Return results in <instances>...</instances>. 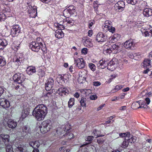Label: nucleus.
<instances>
[{
  "mask_svg": "<svg viewBox=\"0 0 152 152\" xmlns=\"http://www.w3.org/2000/svg\"><path fill=\"white\" fill-rule=\"evenodd\" d=\"M134 56L135 57V58L137 59L141 57L142 55L139 53H134Z\"/></svg>",
  "mask_w": 152,
  "mask_h": 152,
  "instance_id": "45",
  "label": "nucleus"
},
{
  "mask_svg": "<svg viewBox=\"0 0 152 152\" xmlns=\"http://www.w3.org/2000/svg\"><path fill=\"white\" fill-rule=\"evenodd\" d=\"M59 77L61 79V80H64V77H67V75H60L59 76Z\"/></svg>",
  "mask_w": 152,
  "mask_h": 152,
  "instance_id": "60",
  "label": "nucleus"
},
{
  "mask_svg": "<svg viewBox=\"0 0 152 152\" xmlns=\"http://www.w3.org/2000/svg\"><path fill=\"white\" fill-rule=\"evenodd\" d=\"M90 98L91 100H95L97 98V96L96 95H91Z\"/></svg>",
  "mask_w": 152,
  "mask_h": 152,
  "instance_id": "50",
  "label": "nucleus"
},
{
  "mask_svg": "<svg viewBox=\"0 0 152 152\" xmlns=\"http://www.w3.org/2000/svg\"><path fill=\"white\" fill-rule=\"evenodd\" d=\"M97 142L99 144H102L104 142V140L102 138H99L97 140Z\"/></svg>",
  "mask_w": 152,
  "mask_h": 152,
  "instance_id": "56",
  "label": "nucleus"
},
{
  "mask_svg": "<svg viewBox=\"0 0 152 152\" xmlns=\"http://www.w3.org/2000/svg\"><path fill=\"white\" fill-rule=\"evenodd\" d=\"M29 114V112L28 110L26 109L22 111L20 115V119L23 120Z\"/></svg>",
  "mask_w": 152,
  "mask_h": 152,
  "instance_id": "25",
  "label": "nucleus"
},
{
  "mask_svg": "<svg viewBox=\"0 0 152 152\" xmlns=\"http://www.w3.org/2000/svg\"><path fill=\"white\" fill-rule=\"evenodd\" d=\"M127 2L129 4L135 5L137 3V0H127Z\"/></svg>",
  "mask_w": 152,
  "mask_h": 152,
  "instance_id": "47",
  "label": "nucleus"
},
{
  "mask_svg": "<svg viewBox=\"0 0 152 152\" xmlns=\"http://www.w3.org/2000/svg\"><path fill=\"white\" fill-rule=\"evenodd\" d=\"M31 129L30 127L28 125L23 126L22 128V132L23 137H27L30 134Z\"/></svg>",
  "mask_w": 152,
  "mask_h": 152,
  "instance_id": "12",
  "label": "nucleus"
},
{
  "mask_svg": "<svg viewBox=\"0 0 152 152\" xmlns=\"http://www.w3.org/2000/svg\"><path fill=\"white\" fill-rule=\"evenodd\" d=\"M9 136L8 135L1 134L0 135V140H2L4 143L9 141Z\"/></svg>",
  "mask_w": 152,
  "mask_h": 152,
  "instance_id": "22",
  "label": "nucleus"
},
{
  "mask_svg": "<svg viewBox=\"0 0 152 152\" xmlns=\"http://www.w3.org/2000/svg\"><path fill=\"white\" fill-rule=\"evenodd\" d=\"M20 43L17 41H15L12 45V48L15 51H17L19 48Z\"/></svg>",
  "mask_w": 152,
  "mask_h": 152,
  "instance_id": "27",
  "label": "nucleus"
},
{
  "mask_svg": "<svg viewBox=\"0 0 152 152\" xmlns=\"http://www.w3.org/2000/svg\"><path fill=\"white\" fill-rule=\"evenodd\" d=\"M71 128V127H69L68 125H66L63 127L64 130L62 128H58L56 131V133L55 134V135L56 136L61 135L64 133L65 132H67V131H69Z\"/></svg>",
  "mask_w": 152,
  "mask_h": 152,
  "instance_id": "7",
  "label": "nucleus"
},
{
  "mask_svg": "<svg viewBox=\"0 0 152 152\" xmlns=\"http://www.w3.org/2000/svg\"><path fill=\"white\" fill-rule=\"evenodd\" d=\"M129 142L127 140H125V141H124L122 142L121 145V147L123 148H126L129 144Z\"/></svg>",
  "mask_w": 152,
  "mask_h": 152,
  "instance_id": "41",
  "label": "nucleus"
},
{
  "mask_svg": "<svg viewBox=\"0 0 152 152\" xmlns=\"http://www.w3.org/2000/svg\"><path fill=\"white\" fill-rule=\"evenodd\" d=\"M93 133L94 134L95 136H96V137H101V136H103L104 135H99L98 134V133L97 132L96 130L95 129L93 131Z\"/></svg>",
  "mask_w": 152,
  "mask_h": 152,
  "instance_id": "53",
  "label": "nucleus"
},
{
  "mask_svg": "<svg viewBox=\"0 0 152 152\" xmlns=\"http://www.w3.org/2000/svg\"><path fill=\"white\" fill-rule=\"evenodd\" d=\"M61 152H69L70 150L69 149H66L64 147H61L59 148Z\"/></svg>",
  "mask_w": 152,
  "mask_h": 152,
  "instance_id": "44",
  "label": "nucleus"
},
{
  "mask_svg": "<svg viewBox=\"0 0 152 152\" xmlns=\"http://www.w3.org/2000/svg\"><path fill=\"white\" fill-rule=\"evenodd\" d=\"M125 140H127L129 142V143L130 142L132 143L133 142L132 141V138L131 136L130 135V133L129 132H127V137H126L125 138Z\"/></svg>",
  "mask_w": 152,
  "mask_h": 152,
  "instance_id": "35",
  "label": "nucleus"
},
{
  "mask_svg": "<svg viewBox=\"0 0 152 152\" xmlns=\"http://www.w3.org/2000/svg\"><path fill=\"white\" fill-rule=\"evenodd\" d=\"M93 138L94 137L93 136H89L86 137L85 140L86 141L90 142L93 140Z\"/></svg>",
  "mask_w": 152,
  "mask_h": 152,
  "instance_id": "49",
  "label": "nucleus"
},
{
  "mask_svg": "<svg viewBox=\"0 0 152 152\" xmlns=\"http://www.w3.org/2000/svg\"><path fill=\"white\" fill-rule=\"evenodd\" d=\"M52 124L49 120L43 121L39 127L40 131L42 133H46L52 128Z\"/></svg>",
  "mask_w": 152,
  "mask_h": 152,
  "instance_id": "2",
  "label": "nucleus"
},
{
  "mask_svg": "<svg viewBox=\"0 0 152 152\" xmlns=\"http://www.w3.org/2000/svg\"><path fill=\"white\" fill-rule=\"evenodd\" d=\"M124 46L126 49L133 50L135 47V43L133 39H130L125 42Z\"/></svg>",
  "mask_w": 152,
  "mask_h": 152,
  "instance_id": "6",
  "label": "nucleus"
},
{
  "mask_svg": "<svg viewBox=\"0 0 152 152\" xmlns=\"http://www.w3.org/2000/svg\"><path fill=\"white\" fill-rule=\"evenodd\" d=\"M63 13L64 16L66 18H69L71 15L67 9L64 10Z\"/></svg>",
  "mask_w": 152,
  "mask_h": 152,
  "instance_id": "37",
  "label": "nucleus"
},
{
  "mask_svg": "<svg viewBox=\"0 0 152 152\" xmlns=\"http://www.w3.org/2000/svg\"><path fill=\"white\" fill-rule=\"evenodd\" d=\"M7 124L9 127L13 129L16 126L17 123L16 122L14 121L13 120L10 119L8 121Z\"/></svg>",
  "mask_w": 152,
  "mask_h": 152,
  "instance_id": "18",
  "label": "nucleus"
},
{
  "mask_svg": "<svg viewBox=\"0 0 152 152\" xmlns=\"http://www.w3.org/2000/svg\"><path fill=\"white\" fill-rule=\"evenodd\" d=\"M119 136L122 137H124L125 138L126 137H127V132L126 133H120L119 134Z\"/></svg>",
  "mask_w": 152,
  "mask_h": 152,
  "instance_id": "59",
  "label": "nucleus"
},
{
  "mask_svg": "<svg viewBox=\"0 0 152 152\" xmlns=\"http://www.w3.org/2000/svg\"><path fill=\"white\" fill-rule=\"evenodd\" d=\"M107 36L102 33H98L96 36V40L99 42H102L106 41L107 39Z\"/></svg>",
  "mask_w": 152,
  "mask_h": 152,
  "instance_id": "13",
  "label": "nucleus"
},
{
  "mask_svg": "<svg viewBox=\"0 0 152 152\" xmlns=\"http://www.w3.org/2000/svg\"><path fill=\"white\" fill-rule=\"evenodd\" d=\"M145 100L146 102V103L147 104L146 105L149 104L150 102V100L149 98H146L145 99Z\"/></svg>",
  "mask_w": 152,
  "mask_h": 152,
  "instance_id": "61",
  "label": "nucleus"
},
{
  "mask_svg": "<svg viewBox=\"0 0 152 152\" xmlns=\"http://www.w3.org/2000/svg\"><path fill=\"white\" fill-rule=\"evenodd\" d=\"M7 41L4 39H0V50L3 49L7 45Z\"/></svg>",
  "mask_w": 152,
  "mask_h": 152,
  "instance_id": "26",
  "label": "nucleus"
},
{
  "mask_svg": "<svg viewBox=\"0 0 152 152\" xmlns=\"http://www.w3.org/2000/svg\"><path fill=\"white\" fill-rule=\"evenodd\" d=\"M48 113L47 107L43 104L37 105L32 112L33 115L38 121L42 120Z\"/></svg>",
  "mask_w": 152,
  "mask_h": 152,
  "instance_id": "1",
  "label": "nucleus"
},
{
  "mask_svg": "<svg viewBox=\"0 0 152 152\" xmlns=\"http://www.w3.org/2000/svg\"><path fill=\"white\" fill-rule=\"evenodd\" d=\"M13 78L15 82L21 84L24 81L25 77L23 74L18 73L14 75Z\"/></svg>",
  "mask_w": 152,
  "mask_h": 152,
  "instance_id": "4",
  "label": "nucleus"
},
{
  "mask_svg": "<svg viewBox=\"0 0 152 152\" xmlns=\"http://www.w3.org/2000/svg\"><path fill=\"white\" fill-rule=\"evenodd\" d=\"M58 93L60 95L63 96L64 95H65L66 94H68L69 91L66 88L61 87L58 89Z\"/></svg>",
  "mask_w": 152,
  "mask_h": 152,
  "instance_id": "16",
  "label": "nucleus"
},
{
  "mask_svg": "<svg viewBox=\"0 0 152 152\" xmlns=\"http://www.w3.org/2000/svg\"><path fill=\"white\" fill-rule=\"evenodd\" d=\"M22 58L19 57H14L13 58V61L17 66H19L20 65L22 62Z\"/></svg>",
  "mask_w": 152,
  "mask_h": 152,
  "instance_id": "19",
  "label": "nucleus"
},
{
  "mask_svg": "<svg viewBox=\"0 0 152 152\" xmlns=\"http://www.w3.org/2000/svg\"><path fill=\"white\" fill-rule=\"evenodd\" d=\"M39 43H40V48H41V50L44 53H46L47 50L45 44H44L43 45L41 41Z\"/></svg>",
  "mask_w": 152,
  "mask_h": 152,
  "instance_id": "34",
  "label": "nucleus"
},
{
  "mask_svg": "<svg viewBox=\"0 0 152 152\" xmlns=\"http://www.w3.org/2000/svg\"><path fill=\"white\" fill-rule=\"evenodd\" d=\"M111 52H112V51L110 48H108V46L106 45L104 46L103 50V53L104 54H106Z\"/></svg>",
  "mask_w": 152,
  "mask_h": 152,
  "instance_id": "28",
  "label": "nucleus"
},
{
  "mask_svg": "<svg viewBox=\"0 0 152 152\" xmlns=\"http://www.w3.org/2000/svg\"><path fill=\"white\" fill-rule=\"evenodd\" d=\"M143 66L145 68H149L151 66V60L145 59L143 61Z\"/></svg>",
  "mask_w": 152,
  "mask_h": 152,
  "instance_id": "21",
  "label": "nucleus"
},
{
  "mask_svg": "<svg viewBox=\"0 0 152 152\" xmlns=\"http://www.w3.org/2000/svg\"><path fill=\"white\" fill-rule=\"evenodd\" d=\"M139 104L140 106L138 107V109L142 108L147 109L148 107V106L146 104L145 102H143L141 103L139 102Z\"/></svg>",
  "mask_w": 152,
  "mask_h": 152,
  "instance_id": "36",
  "label": "nucleus"
},
{
  "mask_svg": "<svg viewBox=\"0 0 152 152\" xmlns=\"http://www.w3.org/2000/svg\"><path fill=\"white\" fill-rule=\"evenodd\" d=\"M45 72L43 71L41 69L39 70L38 75L39 77H42L45 75Z\"/></svg>",
  "mask_w": 152,
  "mask_h": 152,
  "instance_id": "46",
  "label": "nucleus"
},
{
  "mask_svg": "<svg viewBox=\"0 0 152 152\" xmlns=\"http://www.w3.org/2000/svg\"><path fill=\"white\" fill-rule=\"evenodd\" d=\"M118 59L113 58L107 65V69L110 71H113L118 66Z\"/></svg>",
  "mask_w": 152,
  "mask_h": 152,
  "instance_id": "5",
  "label": "nucleus"
},
{
  "mask_svg": "<svg viewBox=\"0 0 152 152\" xmlns=\"http://www.w3.org/2000/svg\"><path fill=\"white\" fill-rule=\"evenodd\" d=\"M75 103V99L74 98H71L68 102V106L69 108H71L73 106L74 104Z\"/></svg>",
  "mask_w": 152,
  "mask_h": 152,
  "instance_id": "32",
  "label": "nucleus"
},
{
  "mask_svg": "<svg viewBox=\"0 0 152 152\" xmlns=\"http://www.w3.org/2000/svg\"><path fill=\"white\" fill-rule=\"evenodd\" d=\"M93 85L95 86H98L100 85V83L98 81H95L93 83Z\"/></svg>",
  "mask_w": 152,
  "mask_h": 152,
  "instance_id": "58",
  "label": "nucleus"
},
{
  "mask_svg": "<svg viewBox=\"0 0 152 152\" xmlns=\"http://www.w3.org/2000/svg\"><path fill=\"white\" fill-rule=\"evenodd\" d=\"M114 7L115 8V10L118 12H121L123 11L125 7H122L121 6L118 5L116 4H115Z\"/></svg>",
  "mask_w": 152,
  "mask_h": 152,
  "instance_id": "29",
  "label": "nucleus"
},
{
  "mask_svg": "<svg viewBox=\"0 0 152 152\" xmlns=\"http://www.w3.org/2000/svg\"><path fill=\"white\" fill-rule=\"evenodd\" d=\"M20 31V28L18 25L13 26L11 29V34L13 37L17 36Z\"/></svg>",
  "mask_w": 152,
  "mask_h": 152,
  "instance_id": "10",
  "label": "nucleus"
},
{
  "mask_svg": "<svg viewBox=\"0 0 152 152\" xmlns=\"http://www.w3.org/2000/svg\"><path fill=\"white\" fill-rule=\"evenodd\" d=\"M105 104H102L100 105L99 107H98L97 108V111H98L100 110L101 109H102V108L104 107Z\"/></svg>",
  "mask_w": 152,
  "mask_h": 152,
  "instance_id": "63",
  "label": "nucleus"
},
{
  "mask_svg": "<svg viewBox=\"0 0 152 152\" xmlns=\"http://www.w3.org/2000/svg\"><path fill=\"white\" fill-rule=\"evenodd\" d=\"M74 61L76 64L78 68L81 69L84 68L86 63L83 58H78L77 59H74Z\"/></svg>",
  "mask_w": 152,
  "mask_h": 152,
  "instance_id": "8",
  "label": "nucleus"
},
{
  "mask_svg": "<svg viewBox=\"0 0 152 152\" xmlns=\"http://www.w3.org/2000/svg\"><path fill=\"white\" fill-rule=\"evenodd\" d=\"M42 41V39L40 38H37V41L32 42L29 45V48L34 52H38L40 48V41Z\"/></svg>",
  "mask_w": 152,
  "mask_h": 152,
  "instance_id": "3",
  "label": "nucleus"
},
{
  "mask_svg": "<svg viewBox=\"0 0 152 152\" xmlns=\"http://www.w3.org/2000/svg\"><path fill=\"white\" fill-rule=\"evenodd\" d=\"M86 98H84L83 97L81 98V99L80 101V103L81 106L83 107H85L86 105Z\"/></svg>",
  "mask_w": 152,
  "mask_h": 152,
  "instance_id": "31",
  "label": "nucleus"
},
{
  "mask_svg": "<svg viewBox=\"0 0 152 152\" xmlns=\"http://www.w3.org/2000/svg\"><path fill=\"white\" fill-rule=\"evenodd\" d=\"M108 30L110 32L113 33L115 31V28L114 27H112L111 25Z\"/></svg>",
  "mask_w": 152,
  "mask_h": 152,
  "instance_id": "52",
  "label": "nucleus"
},
{
  "mask_svg": "<svg viewBox=\"0 0 152 152\" xmlns=\"http://www.w3.org/2000/svg\"><path fill=\"white\" fill-rule=\"evenodd\" d=\"M143 13L144 16L145 17L151 16L152 15V10L150 8L145 9Z\"/></svg>",
  "mask_w": 152,
  "mask_h": 152,
  "instance_id": "17",
  "label": "nucleus"
},
{
  "mask_svg": "<svg viewBox=\"0 0 152 152\" xmlns=\"http://www.w3.org/2000/svg\"><path fill=\"white\" fill-rule=\"evenodd\" d=\"M115 4L121 6L122 7H124L125 8V3L123 1H118Z\"/></svg>",
  "mask_w": 152,
  "mask_h": 152,
  "instance_id": "43",
  "label": "nucleus"
},
{
  "mask_svg": "<svg viewBox=\"0 0 152 152\" xmlns=\"http://www.w3.org/2000/svg\"><path fill=\"white\" fill-rule=\"evenodd\" d=\"M122 88V86H121L120 85H117L116 86L115 88H114V90L116 91H118V90Z\"/></svg>",
  "mask_w": 152,
  "mask_h": 152,
  "instance_id": "55",
  "label": "nucleus"
},
{
  "mask_svg": "<svg viewBox=\"0 0 152 152\" xmlns=\"http://www.w3.org/2000/svg\"><path fill=\"white\" fill-rule=\"evenodd\" d=\"M30 145L34 149L37 148L40 145V143L38 141H36L35 142H30L29 143Z\"/></svg>",
  "mask_w": 152,
  "mask_h": 152,
  "instance_id": "23",
  "label": "nucleus"
},
{
  "mask_svg": "<svg viewBox=\"0 0 152 152\" xmlns=\"http://www.w3.org/2000/svg\"><path fill=\"white\" fill-rule=\"evenodd\" d=\"M6 62L5 58L2 56H0V66H3L5 65Z\"/></svg>",
  "mask_w": 152,
  "mask_h": 152,
  "instance_id": "33",
  "label": "nucleus"
},
{
  "mask_svg": "<svg viewBox=\"0 0 152 152\" xmlns=\"http://www.w3.org/2000/svg\"><path fill=\"white\" fill-rule=\"evenodd\" d=\"M119 43H115L112 45L110 48L112 52L114 53H116L120 52L121 50L120 48Z\"/></svg>",
  "mask_w": 152,
  "mask_h": 152,
  "instance_id": "14",
  "label": "nucleus"
},
{
  "mask_svg": "<svg viewBox=\"0 0 152 152\" xmlns=\"http://www.w3.org/2000/svg\"><path fill=\"white\" fill-rule=\"evenodd\" d=\"M5 101H6V99H0V104L1 106H2V105L1 104L2 103L4 105L5 104V103H4L5 102Z\"/></svg>",
  "mask_w": 152,
  "mask_h": 152,
  "instance_id": "57",
  "label": "nucleus"
},
{
  "mask_svg": "<svg viewBox=\"0 0 152 152\" xmlns=\"http://www.w3.org/2000/svg\"><path fill=\"white\" fill-rule=\"evenodd\" d=\"M4 103H5V104L4 105L3 104V103L2 104H1L2 105V107L4 108H8L10 106V103L7 100H6V101H5V102Z\"/></svg>",
  "mask_w": 152,
  "mask_h": 152,
  "instance_id": "40",
  "label": "nucleus"
},
{
  "mask_svg": "<svg viewBox=\"0 0 152 152\" xmlns=\"http://www.w3.org/2000/svg\"><path fill=\"white\" fill-rule=\"evenodd\" d=\"M55 36L58 39H60L64 37V34L61 29H59L56 31Z\"/></svg>",
  "mask_w": 152,
  "mask_h": 152,
  "instance_id": "20",
  "label": "nucleus"
},
{
  "mask_svg": "<svg viewBox=\"0 0 152 152\" xmlns=\"http://www.w3.org/2000/svg\"><path fill=\"white\" fill-rule=\"evenodd\" d=\"M128 56L129 57L131 58L132 59L135 58V57L134 56V53H130L129 54Z\"/></svg>",
  "mask_w": 152,
  "mask_h": 152,
  "instance_id": "62",
  "label": "nucleus"
},
{
  "mask_svg": "<svg viewBox=\"0 0 152 152\" xmlns=\"http://www.w3.org/2000/svg\"><path fill=\"white\" fill-rule=\"evenodd\" d=\"M67 9L71 15L73 14L75 11V7L74 6H70Z\"/></svg>",
  "mask_w": 152,
  "mask_h": 152,
  "instance_id": "30",
  "label": "nucleus"
},
{
  "mask_svg": "<svg viewBox=\"0 0 152 152\" xmlns=\"http://www.w3.org/2000/svg\"><path fill=\"white\" fill-rule=\"evenodd\" d=\"M88 52V49L86 48H84L82 49L81 50V53L82 54H86Z\"/></svg>",
  "mask_w": 152,
  "mask_h": 152,
  "instance_id": "51",
  "label": "nucleus"
},
{
  "mask_svg": "<svg viewBox=\"0 0 152 152\" xmlns=\"http://www.w3.org/2000/svg\"><path fill=\"white\" fill-rule=\"evenodd\" d=\"M6 152H13L12 148V146L10 145H8L6 147Z\"/></svg>",
  "mask_w": 152,
  "mask_h": 152,
  "instance_id": "42",
  "label": "nucleus"
},
{
  "mask_svg": "<svg viewBox=\"0 0 152 152\" xmlns=\"http://www.w3.org/2000/svg\"><path fill=\"white\" fill-rule=\"evenodd\" d=\"M112 23V22L109 21L108 20H106L104 24H106L108 25L109 26H111V24Z\"/></svg>",
  "mask_w": 152,
  "mask_h": 152,
  "instance_id": "64",
  "label": "nucleus"
},
{
  "mask_svg": "<svg viewBox=\"0 0 152 152\" xmlns=\"http://www.w3.org/2000/svg\"><path fill=\"white\" fill-rule=\"evenodd\" d=\"M31 10H28V12L29 14V17L31 18H35L37 15V8L35 6H31Z\"/></svg>",
  "mask_w": 152,
  "mask_h": 152,
  "instance_id": "11",
  "label": "nucleus"
},
{
  "mask_svg": "<svg viewBox=\"0 0 152 152\" xmlns=\"http://www.w3.org/2000/svg\"><path fill=\"white\" fill-rule=\"evenodd\" d=\"M107 63L104 60H102L99 61V62L97 64V66L99 69H104L106 66Z\"/></svg>",
  "mask_w": 152,
  "mask_h": 152,
  "instance_id": "15",
  "label": "nucleus"
},
{
  "mask_svg": "<svg viewBox=\"0 0 152 152\" xmlns=\"http://www.w3.org/2000/svg\"><path fill=\"white\" fill-rule=\"evenodd\" d=\"M54 85V80L53 78L50 77L48 78L45 83V88L47 91L50 90Z\"/></svg>",
  "mask_w": 152,
  "mask_h": 152,
  "instance_id": "9",
  "label": "nucleus"
},
{
  "mask_svg": "<svg viewBox=\"0 0 152 152\" xmlns=\"http://www.w3.org/2000/svg\"><path fill=\"white\" fill-rule=\"evenodd\" d=\"M26 72L28 75H32L36 72L35 68L33 66H30L27 69Z\"/></svg>",
  "mask_w": 152,
  "mask_h": 152,
  "instance_id": "24",
  "label": "nucleus"
},
{
  "mask_svg": "<svg viewBox=\"0 0 152 152\" xmlns=\"http://www.w3.org/2000/svg\"><path fill=\"white\" fill-rule=\"evenodd\" d=\"M6 18L5 15L2 13H0V21H3Z\"/></svg>",
  "mask_w": 152,
  "mask_h": 152,
  "instance_id": "48",
  "label": "nucleus"
},
{
  "mask_svg": "<svg viewBox=\"0 0 152 152\" xmlns=\"http://www.w3.org/2000/svg\"><path fill=\"white\" fill-rule=\"evenodd\" d=\"M24 149L21 146H18L17 148V151L19 152H23Z\"/></svg>",
  "mask_w": 152,
  "mask_h": 152,
  "instance_id": "54",
  "label": "nucleus"
},
{
  "mask_svg": "<svg viewBox=\"0 0 152 152\" xmlns=\"http://www.w3.org/2000/svg\"><path fill=\"white\" fill-rule=\"evenodd\" d=\"M64 136H66V138L69 139H71L74 137V135L73 134L68 133L67 132L65 134H64Z\"/></svg>",
  "mask_w": 152,
  "mask_h": 152,
  "instance_id": "39",
  "label": "nucleus"
},
{
  "mask_svg": "<svg viewBox=\"0 0 152 152\" xmlns=\"http://www.w3.org/2000/svg\"><path fill=\"white\" fill-rule=\"evenodd\" d=\"M88 66L90 69L92 71L94 72L96 70V66L94 64L90 63H89Z\"/></svg>",
  "mask_w": 152,
  "mask_h": 152,
  "instance_id": "38",
  "label": "nucleus"
}]
</instances>
